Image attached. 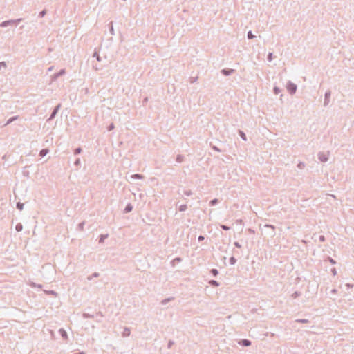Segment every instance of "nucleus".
Instances as JSON below:
<instances>
[{
    "label": "nucleus",
    "mask_w": 354,
    "mask_h": 354,
    "mask_svg": "<svg viewBox=\"0 0 354 354\" xmlns=\"http://www.w3.org/2000/svg\"><path fill=\"white\" fill-rule=\"evenodd\" d=\"M287 88H288V91L292 94L296 91L297 86H296V85H295L293 84H288Z\"/></svg>",
    "instance_id": "nucleus-1"
},
{
    "label": "nucleus",
    "mask_w": 354,
    "mask_h": 354,
    "mask_svg": "<svg viewBox=\"0 0 354 354\" xmlns=\"http://www.w3.org/2000/svg\"><path fill=\"white\" fill-rule=\"evenodd\" d=\"M242 344H243V345H244L245 346H250L251 344L249 340H247V339L243 340L242 341Z\"/></svg>",
    "instance_id": "nucleus-2"
},
{
    "label": "nucleus",
    "mask_w": 354,
    "mask_h": 354,
    "mask_svg": "<svg viewBox=\"0 0 354 354\" xmlns=\"http://www.w3.org/2000/svg\"><path fill=\"white\" fill-rule=\"evenodd\" d=\"M48 151L47 149H42L40 151V156H46L48 153Z\"/></svg>",
    "instance_id": "nucleus-3"
},
{
    "label": "nucleus",
    "mask_w": 354,
    "mask_h": 354,
    "mask_svg": "<svg viewBox=\"0 0 354 354\" xmlns=\"http://www.w3.org/2000/svg\"><path fill=\"white\" fill-rule=\"evenodd\" d=\"M131 209H132V206H131V205H128L126 207V208H125V212H131Z\"/></svg>",
    "instance_id": "nucleus-4"
},
{
    "label": "nucleus",
    "mask_w": 354,
    "mask_h": 354,
    "mask_svg": "<svg viewBox=\"0 0 354 354\" xmlns=\"http://www.w3.org/2000/svg\"><path fill=\"white\" fill-rule=\"evenodd\" d=\"M248 37L249 39H252L254 37V35L252 34L251 32H249L248 34Z\"/></svg>",
    "instance_id": "nucleus-5"
},
{
    "label": "nucleus",
    "mask_w": 354,
    "mask_h": 354,
    "mask_svg": "<svg viewBox=\"0 0 354 354\" xmlns=\"http://www.w3.org/2000/svg\"><path fill=\"white\" fill-rule=\"evenodd\" d=\"M17 207H18L20 210H21V209H22V208H23V204H21V203H17Z\"/></svg>",
    "instance_id": "nucleus-6"
},
{
    "label": "nucleus",
    "mask_w": 354,
    "mask_h": 354,
    "mask_svg": "<svg viewBox=\"0 0 354 354\" xmlns=\"http://www.w3.org/2000/svg\"><path fill=\"white\" fill-rule=\"evenodd\" d=\"M241 136L243 140H246L245 135L243 133H241Z\"/></svg>",
    "instance_id": "nucleus-7"
},
{
    "label": "nucleus",
    "mask_w": 354,
    "mask_h": 354,
    "mask_svg": "<svg viewBox=\"0 0 354 354\" xmlns=\"http://www.w3.org/2000/svg\"><path fill=\"white\" fill-rule=\"evenodd\" d=\"M221 227L223 229V230H229V227L225 226V225H222Z\"/></svg>",
    "instance_id": "nucleus-8"
},
{
    "label": "nucleus",
    "mask_w": 354,
    "mask_h": 354,
    "mask_svg": "<svg viewBox=\"0 0 354 354\" xmlns=\"http://www.w3.org/2000/svg\"><path fill=\"white\" fill-rule=\"evenodd\" d=\"M212 272H213V274H214V275H216V274H217V273H218V272H217V270H212Z\"/></svg>",
    "instance_id": "nucleus-9"
},
{
    "label": "nucleus",
    "mask_w": 354,
    "mask_h": 354,
    "mask_svg": "<svg viewBox=\"0 0 354 354\" xmlns=\"http://www.w3.org/2000/svg\"><path fill=\"white\" fill-rule=\"evenodd\" d=\"M268 59L270 61L272 59V53H270L268 55Z\"/></svg>",
    "instance_id": "nucleus-10"
},
{
    "label": "nucleus",
    "mask_w": 354,
    "mask_h": 354,
    "mask_svg": "<svg viewBox=\"0 0 354 354\" xmlns=\"http://www.w3.org/2000/svg\"><path fill=\"white\" fill-rule=\"evenodd\" d=\"M203 239H204V237H203V236H200L198 237V240H200V241H202V240H203Z\"/></svg>",
    "instance_id": "nucleus-11"
},
{
    "label": "nucleus",
    "mask_w": 354,
    "mask_h": 354,
    "mask_svg": "<svg viewBox=\"0 0 354 354\" xmlns=\"http://www.w3.org/2000/svg\"><path fill=\"white\" fill-rule=\"evenodd\" d=\"M216 200H213V201H211V203L213 205V204H214L216 203Z\"/></svg>",
    "instance_id": "nucleus-12"
},
{
    "label": "nucleus",
    "mask_w": 354,
    "mask_h": 354,
    "mask_svg": "<svg viewBox=\"0 0 354 354\" xmlns=\"http://www.w3.org/2000/svg\"><path fill=\"white\" fill-rule=\"evenodd\" d=\"M212 283L214 285H217V283L215 281H212Z\"/></svg>",
    "instance_id": "nucleus-13"
},
{
    "label": "nucleus",
    "mask_w": 354,
    "mask_h": 354,
    "mask_svg": "<svg viewBox=\"0 0 354 354\" xmlns=\"http://www.w3.org/2000/svg\"><path fill=\"white\" fill-rule=\"evenodd\" d=\"M275 93H278V89L277 88H274Z\"/></svg>",
    "instance_id": "nucleus-14"
}]
</instances>
